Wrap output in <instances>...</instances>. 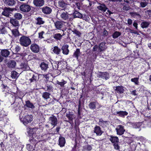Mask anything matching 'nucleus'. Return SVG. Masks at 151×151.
<instances>
[{
	"mask_svg": "<svg viewBox=\"0 0 151 151\" xmlns=\"http://www.w3.org/2000/svg\"><path fill=\"white\" fill-rule=\"evenodd\" d=\"M14 17L15 19L19 20L22 18V14L19 13H16L14 15Z\"/></svg>",
	"mask_w": 151,
	"mask_h": 151,
	"instance_id": "nucleus-44",
	"label": "nucleus"
},
{
	"mask_svg": "<svg viewBox=\"0 0 151 151\" xmlns=\"http://www.w3.org/2000/svg\"><path fill=\"white\" fill-rule=\"evenodd\" d=\"M105 42H102L100 43L98 45L99 50L98 52H101L105 50L107 48V47L106 45Z\"/></svg>",
	"mask_w": 151,
	"mask_h": 151,
	"instance_id": "nucleus-10",
	"label": "nucleus"
},
{
	"mask_svg": "<svg viewBox=\"0 0 151 151\" xmlns=\"http://www.w3.org/2000/svg\"><path fill=\"white\" fill-rule=\"evenodd\" d=\"M116 130L117 134L119 135L123 134L125 131V129H124V127L122 125L117 126L116 129Z\"/></svg>",
	"mask_w": 151,
	"mask_h": 151,
	"instance_id": "nucleus-4",
	"label": "nucleus"
},
{
	"mask_svg": "<svg viewBox=\"0 0 151 151\" xmlns=\"http://www.w3.org/2000/svg\"><path fill=\"white\" fill-rule=\"evenodd\" d=\"M114 146L115 149L116 150H119V146L118 143H114Z\"/></svg>",
	"mask_w": 151,
	"mask_h": 151,
	"instance_id": "nucleus-55",
	"label": "nucleus"
},
{
	"mask_svg": "<svg viewBox=\"0 0 151 151\" xmlns=\"http://www.w3.org/2000/svg\"><path fill=\"white\" fill-rule=\"evenodd\" d=\"M31 51L35 53H38L40 51V47L39 46L35 43L32 44L30 47Z\"/></svg>",
	"mask_w": 151,
	"mask_h": 151,
	"instance_id": "nucleus-7",
	"label": "nucleus"
},
{
	"mask_svg": "<svg viewBox=\"0 0 151 151\" xmlns=\"http://www.w3.org/2000/svg\"><path fill=\"white\" fill-rule=\"evenodd\" d=\"M20 44L22 46L27 47L31 43V40L29 37L25 36H22L19 39Z\"/></svg>",
	"mask_w": 151,
	"mask_h": 151,
	"instance_id": "nucleus-1",
	"label": "nucleus"
},
{
	"mask_svg": "<svg viewBox=\"0 0 151 151\" xmlns=\"http://www.w3.org/2000/svg\"><path fill=\"white\" fill-rule=\"evenodd\" d=\"M58 4L60 7L64 9L63 10H65L66 9L67 6L68 5V4L65 3L62 0L59 1Z\"/></svg>",
	"mask_w": 151,
	"mask_h": 151,
	"instance_id": "nucleus-20",
	"label": "nucleus"
},
{
	"mask_svg": "<svg viewBox=\"0 0 151 151\" xmlns=\"http://www.w3.org/2000/svg\"><path fill=\"white\" fill-rule=\"evenodd\" d=\"M66 116L68 118L69 121H73V114L70 111L66 113Z\"/></svg>",
	"mask_w": 151,
	"mask_h": 151,
	"instance_id": "nucleus-28",
	"label": "nucleus"
},
{
	"mask_svg": "<svg viewBox=\"0 0 151 151\" xmlns=\"http://www.w3.org/2000/svg\"><path fill=\"white\" fill-rule=\"evenodd\" d=\"M33 147L30 144H27V148L29 151H31L33 150Z\"/></svg>",
	"mask_w": 151,
	"mask_h": 151,
	"instance_id": "nucleus-51",
	"label": "nucleus"
},
{
	"mask_svg": "<svg viewBox=\"0 0 151 151\" xmlns=\"http://www.w3.org/2000/svg\"><path fill=\"white\" fill-rule=\"evenodd\" d=\"M42 12L45 14H49L52 12V9L47 6H45L41 8Z\"/></svg>",
	"mask_w": 151,
	"mask_h": 151,
	"instance_id": "nucleus-9",
	"label": "nucleus"
},
{
	"mask_svg": "<svg viewBox=\"0 0 151 151\" xmlns=\"http://www.w3.org/2000/svg\"><path fill=\"white\" fill-rule=\"evenodd\" d=\"M121 35V33L118 32H115L112 35V37L113 38H116L118 37Z\"/></svg>",
	"mask_w": 151,
	"mask_h": 151,
	"instance_id": "nucleus-45",
	"label": "nucleus"
},
{
	"mask_svg": "<svg viewBox=\"0 0 151 151\" xmlns=\"http://www.w3.org/2000/svg\"><path fill=\"white\" fill-rule=\"evenodd\" d=\"M127 22L128 24L130 25L132 24V21L131 19H129L127 20Z\"/></svg>",
	"mask_w": 151,
	"mask_h": 151,
	"instance_id": "nucleus-60",
	"label": "nucleus"
},
{
	"mask_svg": "<svg viewBox=\"0 0 151 151\" xmlns=\"http://www.w3.org/2000/svg\"><path fill=\"white\" fill-rule=\"evenodd\" d=\"M4 3L7 6H12L16 4L14 0H3Z\"/></svg>",
	"mask_w": 151,
	"mask_h": 151,
	"instance_id": "nucleus-14",
	"label": "nucleus"
},
{
	"mask_svg": "<svg viewBox=\"0 0 151 151\" xmlns=\"http://www.w3.org/2000/svg\"><path fill=\"white\" fill-rule=\"evenodd\" d=\"M58 14L60 15L61 18L63 20L66 21L71 20V18L70 17V15L63 9L58 10Z\"/></svg>",
	"mask_w": 151,
	"mask_h": 151,
	"instance_id": "nucleus-2",
	"label": "nucleus"
},
{
	"mask_svg": "<svg viewBox=\"0 0 151 151\" xmlns=\"http://www.w3.org/2000/svg\"><path fill=\"white\" fill-rule=\"evenodd\" d=\"M10 52L7 49L2 50L1 54L3 57H7L10 54Z\"/></svg>",
	"mask_w": 151,
	"mask_h": 151,
	"instance_id": "nucleus-16",
	"label": "nucleus"
},
{
	"mask_svg": "<svg viewBox=\"0 0 151 151\" xmlns=\"http://www.w3.org/2000/svg\"><path fill=\"white\" fill-rule=\"evenodd\" d=\"M3 60V58L1 55H0V62H1Z\"/></svg>",
	"mask_w": 151,
	"mask_h": 151,
	"instance_id": "nucleus-64",
	"label": "nucleus"
},
{
	"mask_svg": "<svg viewBox=\"0 0 151 151\" xmlns=\"http://www.w3.org/2000/svg\"><path fill=\"white\" fill-rule=\"evenodd\" d=\"M92 147L89 145H87L85 146L84 147V149L85 150H86L87 151H90L92 150Z\"/></svg>",
	"mask_w": 151,
	"mask_h": 151,
	"instance_id": "nucleus-48",
	"label": "nucleus"
},
{
	"mask_svg": "<svg viewBox=\"0 0 151 151\" xmlns=\"http://www.w3.org/2000/svg\"><path fill=\"white\" fill-rule=\"evenodd\" d=\"M45 33V32L43 31H42L41 32L39 33V38L40 39H42L44 38L43 37V35Z\"/></svg>",
	"mask_w": 151,
	"mask_h": 151,
	"instance_id": "nucleus-53",
	"label": "nucleus"
},
{
	"mask_svg": "<svg viewBox=\"0 0 151 151\" xmlns=\"http://www.w3.org/2000/svg\"><path fill=\"white\" fill-rule=\"evenodd\" d=\"M49 121L51 124L53 126V127L56 126L58 123V120L57 118L53 115H52L50 117Z\"/></svg>",
	"mask_w": 151,
	"mask_h": 151,
	"instance_id": "nucleus-8",
	"label": "nucleus"
},
{
	"mask_svg": "<svg viewBox=\"0 0 151 151\" xmlns=\"http://www.w3.org/2000/svg\"><path fill=\"white\" fill-rule=\"evenodd\" d=\"M44 0H33V3L37 7H41L44 4Z\"/></svg>",
	"mask_w": 151,
	"mask_h": 151,
	"instance_id": "nucleus-11",
	"label": "nucleus"
},
{
	"mask_svg": "<svg viewBox=\"0 0 151 151\" xmlns=\"http://www.w3.org/2000/svg\"><path fill=\"white\" fill-rule=\"evenodd\" d=\"M115 88H116L115 89V91L119 93H122L124 91V89L122 86H117Z\"/></svg>",
	"mask_w": 151,
	"mask_h": 151,
	"instance_id": "nucleus-21",
	"label": "nucleus"
},
{
	"mask_svg": "<svg viewBox=\"0 0 151 151\" xmlns=\"http://www.w3.org/2000/svg\"><path fill=\"white\" fill-rule=\"evenodd\" d=\"M60 128L59 127H58L56 128V130L57 132L58 133H59V130H60Z\"/></svg>",
	"mask_w": 151,
	"mask_h": 151,
	"instance_id": "nucleus-63",
	"label": "nucleus"
},
{
	"mask_svg": "<svg viewBox=\"0 0 151 151\" xmlns=\"http://www.w3.org/2000/svg\"><path fill=\"white\" fill-rule=\"evenodd\" d=\"M66 83V82L64 80H62L61 82L57 81V83L60 85L61 86H63Z\"/></svg>",
	"mask_w": 151,
	"mask_h": 151,
	"instance_id": "nucleus-46",
	"label": "nucleus"
},
{
	"mask_svg": "<svg viewBox=\"0 0 151 151\" xmlns=\"http://www.w3.org/2000/svg\"><path fill=\"white\" fill-rule=\"evenodd\" d=\"M80 50L78 49H77L76 51L74 52L73 57H76L77 58V60L78 59V57L80 55Z\"/></svg>",
	"mask_w": 151,
	"mask_h": 151,
	"instance_id": "nucleus-38",
	"label": "nucleus"
},
{
	"mask_svg": "<svg viewBox=\"0 0 151 151\" xmlns=\"http://www.w3.org/2000/svg\"><path fill=\"white\" fill-rule=\"evenodd\" d=\"M68 45H65L62 46V50H63V53L65 55H68V54L69 50L68 49Z\"/></svg>",
	"mask_w": 151,
	"mask_h": 151,
	"instance_id": "nucleus-22",
	"label": "nucleus"
},
{
	"mask_svg": "<svg viewBox=\"0 0 151 151\" xmlns=\"http://www.w3.org/2000/svg\"><path fill=\"white\" fill-rule=\"evenodd\" d=\"M136 91L135 90L134 91H132L131 92V94L133 95L134 96H136L137 94L136 93Z\"/></svg>",
	"mask_w": 151,
	"mask_h": 151,
	"instance_id": "nucleus-61",
	"label": "nucleus"
},
{
	"mask_svg": "<svg viewBox=\"0 0 151 151\" xmlns=\"http://www.w3.org/2000/svg\"><path fill=\"white\" fill-rule=\"evenodd\" d=\"M35 19L37 21V22H36L37 24L41 25L43 24L44 23V22L42 20V19L41 17H37Z\"/></svg>",
	"mask_w": 151,
	"mask_h": 151,
	"instance_id": "nucleus-32",
	"label": "nucleus"
},
{
	"mask_svg": "<svg viewBox=\"0 0 151 151\" xmlns=\"http://www.w3.org/2000/svg\"><path fill=\"white\" fill-rule=\"evenodd\" d=\"M19 8L21 11L25 12H28L31 9L30 6L25 4L21 5L20 6Z\"/></svg>",
	"mask_w": 151,
	"mask_h": 151,
	"instance_id": "nucleus-6",
	"label": "nucleus"
},
{
	"mask_svg": "<svg viewBox=\"0 0 151 151\" xmlns=\"http://www.w3.org/2000/svg\"><path fill=\"white\" fill-rule=\"evenodd\" d=\"M148 4L147 2L145 1V0H143L140 2V7L142 8H144Z\"/></svg>",
	"mask_w": 151,
	"mask_h": 151,
	"instance_id": "nucleus-39",
	"label": "nucleus"
},
{
	"mask_svg": "<svg viewBox=\"0 0 151 151\" xmlns=\"http://www.w3.org/2000/svg\"><path fill=\"white\" fill-rule=\"evenodd\" d=\"M72 32L73 33L76 34V35L78 36L79 37H80L81 35V33L78 31L76 29H74L73 30Z\"/></svg>",
	"mask_w": 151,
	"mask_h": 151,
	"instance_id": "nucleus-49",
	"label": "nucleus"
},
{
	"mask_svg": "<svg viewBox=\"0 0 151 151\" xmlns=\"http://www.w3.org/2000/svg\"><path fill=\"white\" fill-rule=\"evenodd\" d=\"M37 129L35 128H32L30 129V130L28 131V132L30 134V135H32V137H34V136H35V132L36 131Z\"/></svg>",
	"mask_w": 151,
	"mask_h": 151,
	"instance_id": "nucleus-36",
	"label": "nucleus"
},
{
	"mask_svg": "<svg viewBox=\"0 0 151 151\" xmlns=\"http://www.w3.org/2000/svg\"><path fill=\"white\" fill-rule=\"evenodd\" d=\"M98 76L99 78H101L103 79H105L106 80H107L109 78V73L106 72H99V73Z\"/></svg>",
	"mask_w": 151,
	"mask_h": 151,
	"instance_id": "nucleus-12",
	"label": "nucleus"
},
{
	"mask_svg": "<svg viewBox=\"0 0 151 151\" xmlns=\"http://www.w3.org/2000/svg\"><path fill=\"white\" fill-rule=\"evenodd\" d=\"M150 24V22L144 21L142 22L141 26L142 28H146L149 26Z\"/></svg>",
	"mask_w": 151,
	"mask_h": 151,
	"instance_id": "nucleus-33",
	"label": "nucleus"
},
{
	"mask_svg": "<svg viewBox=\"0 0 151 151\" xmlns=\"http://www.w3.org/2000/svg\"><path fill=\"white\" fill-rule=\"evenodd\" d=\"M137 23L135 21L134 22L133 24V26L135 27V29H137Z\"/></svg>",
	"mask_w": 151,
	"mask_h": 151,
	"instance_id": "nucleus-59",
	"label": "nucleus"
},
{
	"mask_svg": "<svg viewBox=\"0 0 151 151\" xmlns=\"http://www.w3.org/2000/svg\"><path fill=\"white\" fill-rule=\"evenodd\" d=\"M65 143V140L64 137L60 136L59 139V145L60 147H63Z\"/></svg>",
	"mask_w": 151,
	"mask_h": 151,
	"instance_id": "nucleus-17",
	"label": "nucleus"
},
{
	"mask_svg": "<svg viewBox=\"0 0 151 151\" xmlns=\"http://www.w3.org/2000/svg\"><path fill=\"white\" fill-rule=\"evenodd\" d=\"M12 32L13 35L15 37H18L19 35V33L17 28L12 30Z\"/></svg>",
	"mask_w": 151,
	"mask_h": 151,
	"instance_id": "nucleus-34",
	"label": "nucleus"
},
{
	"mask_svg": "<svg viewBox=\"0 0 151 151\" xmlns=\"http://www.w3.org/2000/svg\"><path fill=\"white\" fill-rule=\"evenodd\" d=\"M13 9L9 7H5L4 9V11L2 13V14L6 17H8L11 13V12L13 11Z\"/></svg>",
	"mask_w": 151,
	"mask_h": 151,
	"instance_id": "nucleus-5",
	"label": "nucleus"
},
{
	"mask_svg": "<svg viewBox=\"0 0 151 151\" xmlns=\"http://www.w3.org/2000/svg\"><path fill=\"white\" fill-rule=\"evenodd\" d=\"M25 106L27 107L32 109H34L35 108V106L33 104L31 103L29 100L26 101V104L25 105Z\"/></svg>",
	"mask_w": 151,
	"mask_h": 151,
	"instance_id": "nucleus-24",
	"label": "nucleus"
},
{
	"mask_svg": "<svg viewBox=\"0 0 151 151\" xmlns=\"http://www.w3.org/2000/svg\"><path fill=\"white\" fill-rule=\"evenodd\" d=\"M46 87L47 88V91H52L53 90L52 87L51 85H47Z\"/></svg>",
	"mask_w": 151,
	"mask_h": 151,
	"instance_id": "nucleus-57",
	"label": "nucleus"
},
{
	"mask_svg": "<svg viewBox=\"0 0 151 151\" xmlns=\"http://www.w3.org/2000/svg\"><path fill=\"white\" fill-rule=\"evenodd\" d=\"M111 141L114 144L117 143L119 142V139L116 136H111L110 138Z\"/></svg>",
	"mask_w": 151,
	"mask_h": 151,
	"instance_id": "nucleus-26",
	"label": "nucleus"
},
{
	"mask_svg": "<svg viewBox=\"0 0 151 151\" xmlns=\"http://www.w3.org/2000/svg\"><path fill=\"white\" fill-rule=\"evenodd\" d=\"M36 80L37 76L33 75L32 78L30 79L29 80L30 81V82H32L35 81Z\"/></svg>",
	"mask_w": 151,
	"mask_h": 151,
	"instance_id": "nucleus-50",
	"label": "nucleus"
},
{
	"mask_svg": "<svg viewBox=\"0 0 151 151\" xmlns=\"http://www.w3.org/2000/svg\"><path fill=\"white\" fill-rule=\"evenodd\" d=\"M63 35H61L60 33H56L53 35V38L57 40H61Z\"/></svg>",
	"mask_w": 151,
	"mask_h": 151,
	"instance_id": "nucleus-27",
	"label": "nucleus"
},
{
	"mask_svg": "<svg viewBox=\"0 0 151 151\" xmlns=\"http://www.w3.org/2000/svg\"><path fill=\"white\" fill-rule=\"evenodd\" d=\"M52 51L55 54L58 55L60 54L61 49L58 46H55L53 47Z\"/></svg>",
	"mask_w": 151,
	"mask_h": 151,
	"instance_id": "nucleus-29",
	"label": "nucleus"
},
{
	"mask_svg": "<svg viewBox=\"0 0 151 151\" xmlns=\"http://www.w3.org/2000/svg\"><path fill=\"white\" fill-rule=\"evenodd\" d=\"M132 17L137 18H139L141 17L140 15L136 12H131L130 13Z\"/></svg>",
	"mask_w": 151,
	"mask_h": 151,
	"instance_id": "nucleus-41",
	"label": "nucleus"
},
{
	"mask_svg": "<svg viewBox=\"0 0 151 151\" xmlns=\"http://www.w3.org/2000/svg\"><path fill=\"white\" fill-rule=\"evenodd\" d=\"M103 35H104L106 36L108 35V32L106 30L104 29L103 32Z\"/></svg>",
	"mask_w": 151,
	"mask_h": 151,
	"instance_id": "nucleus-62",
	"label": "nucleus"
},
{
	"mask_svg": "<svg viewBox=\"0 0 151 151\" xmlns=\"http://www.w3.org/2000/svg\"><path fill=\"white\" fill-rule=\"evenodd\" d=\"M10 23L12 25L18 29L19 26V21L15 19L11 18L10 19Z\"/></svg>",
	"mask_w": 151,
	"mask_h": 151,
	"instance_id": "nucleus-15",
	"label": "nucleus"
},
{
	"mask_svg": "<svg viewBox=\"0 0 151 151\" xmlns=\"http://www.w3.org/2000/svg\"><path fill=\"white\" fill-rule=\"evenodd\" d=\"M20 47L18 46H17L15 48V52L16 53H17L20 50Z\"/></svg>",
	"mask_w": 151,
	"mask_h": 151,
	"instance_id": "nucleus-56",
	"label": "nucleus"
},
{
	"mask_svg": "<svg viewBox=\"0 0 151 151\" xmlns=\"http://www.w3.org/2000/svg\"><path fill=\"white\" fill-rule=\"evenodd\" d=\"M50 94L46 92H44L42 94V97L45 99L47 100L50 98Z\"/></svg>",
	"mask_w": 151,
	"mask_h": 151,
	"instance_id": "nucleus-30",
	"label": "nucleus"
},
{
	"mask_svg": "<svg viewBox=\"0 0 151 151\" xmlns=\"http://www.w3.org/2000/svg\"><path fill=\"white\" fill-rule=\"evenodd\" d=\"M122 9L124 10L127 11L130 9V7L128 5H124Z\"/></svg>",
	"mask_w": 151,
	"mask_h": 151,
	"instance_id": "nucleus-52",
	"label": "nucleus"
},
{
	"mask_svg": "<svg viewBox=\"0 0 151 151\" xmlns=\"http://www.w3.org/2000/svg\"><path fill=\"white\" fill-rule=\"evenodd\" d=\"M99 4L100 5L98 6L97 8L100 10L105 12L108 9L106 7V6L104 4H101L100 3H99Z\"/></svg>",
	"mask_w": 151,
	"mask_h": 151,
	"instance_id": "nucleus-19",
	"label": "nucleus"
},
{
	"mask_svg": "<svg viewBox=\"0 0 151 151\" xmlns=\"http://www.w3.org/2000/svg\"><path fill=\"white\" fill-rule=\"evenodd\" d=\"M107 121H103L102 119H101L99 120V124L101 126H106V124L107 123Z\"/></svg>",
	"mask_w": 151,
	"mask_h": 151,
	"instance_id": "nucleus-42",
	"label": "nucleus"
},
{
	"mask_svg": "<svg viewBox=\"0 0 151 151\" xmlns=\"http://www.w3.org/2000/svg\"><path fill=\"white\" fill-rule=\"evenodd\" d=\"M116 114L119 116L122 117H124L125 116H127L128 114V113L126 111H120L116 112Z\"/></svg>",
	"mask_w": 151,
	"mask_h": 151,
	"instance_id": "nucleus-35",
	"label": "nucleus"
},
{
	"mask_svg": "<svg viewBox=\"0 0 151 151\" xmlns=\"http://www.w3.org/2000/svg\"><path fill=\"white\" fill-rule=\"evenodd\" d=\"M94 132L95 133L97 136H101L103 133V132L101 130L100 127L96 126L94 129Z\"/></svg>",
	"mask_w": 151,
	"mask_h": 151,
	"instance_id": "nucleus-13",
	"label": "nucleus"
},
{
	"mask_svg": "<svg viewBox=\"0 0 151 151\" xmlns=\"http://www.w3.org/2000/svg\"><path fill=\"white\" fill-rule=\"evenodd\" d=\"M98 49V50H99V47L97 45H95L93 48V51H96L97 50V49Z\"/></svg>",
	"mask_w": 151,
	"mask_h": 151,
	"instance_id": "nucleus-58",
	"label": "nucleus"
},
{
	"mask_svg": "<svg viewBox=\"0 0 151 151\" xmlns=\"http://www.w3.org/2000/svg\"><path fill=\"white\" fill-rule=\"evenodd\" d=\"M6 32L5 27L3 26H1L0 27V33L4 34Z\"/></svg>",
	"mask_w": 151,
	"mask_h": 151,
	"instance_id": "nucleus-47",
	"label": "nucleus"
},
{
	"mask_svg": "<svg viewBox=\"0 0 151 151\" xmlns=\"http://www.w3.org/2000/svg\"><path fill=\"white\" fill-rule=\"evenodd\" d=\"M89 108L91 109H96V102H92L90 103L89 104Z\"/></svg>",
	"mask_w": 151,
	"mask_h": 151,
	"instance_id": "nucleus-40",
	"label": "nucleus"
},
{
	"mask_svg": "<svg viewBox=\"0 0 151 151\" xmlns=\"http://www.w3.org/2000/svg\"><path fill=\"white\" fill-rule=\"evenodd\" d=\"M32 120V115H27L25 116L21 119V120L23 124L26 125L29 123H30Z\"/></svg>",
	"mask_w": 151,
	"mask_h": 151,
	"instance_id": "nucleus-3",
	"label": "nucleus"
},
{
	"mask_svg": "<svg viewBox=\"0 0 151 151\" xmlns=\"http://www.w3.org/2000/svg\"><path fill=\"white\" fill-rule=\"evenodd\" d=\"M132 82H134L136 84H138V79L137 78H132L131 80Z\"/></svg>",
	"mask_w": 151,
	"mask_h": 151,
	"instance_id": "nucleus-54",
	"label": "nucleus"
},
{
	"mask_svg": "<svg viewBox=\"0 0 151 151\" xmlns=\"http://www.w3.org/2000/svg\"><path fill=\"white\" fill-rule=\"evenodd\" d=\"M20 68L23 70H28L29 67L26 63H22L20 65Z\"/></svg>",
	"mask_w": 151,
	"mask_h": 151,
	"instance_id": "nucleus-23",
	"label": "nucleus"
},
{
	"mask_svg": "<svg viewBox=\"0 0 151 151\" xmlns=\"http://www.w3.org/2000/svg\"><path fill=\"white\" fill-rule=\"evenodd\" d=\"M54 24L55 27L58 29H62L63 26V23L61 21H57Z\"/></svg>",
	"mask_w": 151,
	"mask_h": 151,
	"instance_id": "nucleus-18",
	"label": "nucleus"
},
{
	"mask_svg": "<svg viewBox=\"0 0 151 151\" xmlns=\"http://www.w3.org/2000/svg\"><path fill=\"white\" fill-rule=\"evenodd\" d=\"M16 62L14 60L9 61L7 63L8 67L10 68H15L16 65Z\"/></svg>",
	"mask_w": 151,
	"mask_h": 151,
	"instance_id": "nucleus-25",
	"label": "nucleus"
},
{
	"mask_svg": "<svg viewBox=\"0 0 151 151\" xmlns=\"http://www.w3.org/2000/svg\"><path fill=\"white\" fill-rule=\"evenodd\" d=\"M18 73L15 71H13L12 72L11 77L12 78L15 79L18 76Z\"/></svg>",
	"mask_w": 151,
	"mask_h": 151,
	"instance_id": "nucleus-43",
	"label": "nucleus"
},
{
	"mask_svg": "<svg viewBox=\"0 0 151 151\" xmlns=\"http://www.w3.org/2000/svg\"><path fill=\"white\" fill-rule=\"evenodd\" d=\"M40 67L42 70H45L48 68L47 64L44 62L42 63L40 65Z\"/></svg>",
	"mask_w": 151,
	"mask_h": 151,
	"instance_id": "nucleus-37",
	"label": "nucleus"
},
{
	"mask_svg": "<svg viewBox=\"0 0 151 151\" xmlns=\"http://www.w3.org/2000/svg\"><path fill=\"white\" fill-rule=\"evenodd\" d=\"M73 16L74 18L77 17L81 18L83 17L82 14L79 12L77 11H76L74 12Z\"/></svg>",
	"mask_w": 151,
	"mask_h": 151,
	"instance_id": "nucleus-31",
	"label": "nucleus"
}]
</instances>
